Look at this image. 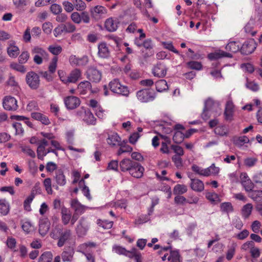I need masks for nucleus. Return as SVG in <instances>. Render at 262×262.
Masks as SVG:
<instances>
[{"mask_svg":"<svg viewBox=\"0 0 262 262\" xmlns=\"http://www.w3.org/2000/svg\"><path fill=\"white\" fill-rule=\"evenodd\" d=\"M119 166L122 171H128L132 177L137 179L141 178L144 171V168L140 164L129 159L122 160Z\"/></svg>","mask_w":262,"mask_h":262,"instance_id":"f257e3e1","label":"nucleus"},{"mask_svg":"<svg viewBox=\"0 0 262 262\" xmlns=\"http://www.w3.org/2000/svg\"><path fill=\"white\" fill-rule=\"evenodd\" d=\"M76 115L82 119L84 122L89 125H95L96 123V119L92 113L88 109L81 107L76 113Z\"/></svg>","mask_w":262,"mask_h":262,"instance_id":"f03ea898","label":"nucleus"},{"mask_svg":"<svg viewBox=\"0 0 262 262\" xmlns=\"http://www.w3.org/2000/svg\"><path fill=\"white\" fill-rule=\"evenodd\" d=\"M32 53L34 55L33 61L37 64H40L43 60L49 59V54L44 49L40 47H34L32 50Z\"/></svg>","mask_w":262,"mask_h":262,"instance_id":"7ed1b4c3","label":"nucleus"},{"mask_svg":"<svg viewBox=\"0 0 262 262\" xmlns=\"http://www.w3.org/2000/svg\"><path fill=\"white\" fill-rule=\"evenodd\" d=\"M109 86L111 91L115 93L124 96H127L129 94L127 87L121 84L117 79L111 81L109 83Z\"/></svg>","mask_w":262,"mask_h":262,"instance_id":"20e7f679","label":"nucleus"},{"mask_svg":"<svg viewBox=\"0 0 262 262\" xmlns=\"http://www.w3.org/2000/svg\"><path fill=\"white\" fill-rule=\"evenodd\" d=\"M95 246L94 243H84L78 247L77 251L84 254L89 262H94V257L90 252L91 248Z\"/></svg>","mask_w":262,"mask_h":262,"instance_id":"39448f33","label":"nucleus"},{"mask_svg":"<svg viewBox=\"0 0 262 262\" xmlns=\"http://www.w3.org/2000/svg\"><path fill=\"white\" fill-rule=\"evenodd\" d=\"M26 82L29 86L32 89H36L40 83L39 77L34 72H28L26 75Z\"/></svg>","mask_w":262,"mask_h":262,"instance_id":"423d86ee","label":"nucleus"},{"mask_svg":"<svg viewBox=\"0 0 262 262\" xmlns=\"http://www.w3.org/2000/svg\"><path fill=\"white\" fill-rule=\"evenodd\" d=\"M70 64L72 67H83L89 62V58L84 55L79 58L75 55H71L69 58Z\"/></svg>","mask_w":262,"mask_h":262,"instance_id":"0eeeda50","label":"nucleus"},{"mask_svg":"<svg viewBox=\"0 0 262 262\" xmlns=\"http://www.w3.org/2000/svg\"><path fill=\"white\" fill-rule=\"evenodd\" d=\"M3 105L6 110L15 111L18 108L17 101L16 99L10 96H7L3 99Z\"/></svg>","mask_w":262,"mask_h":262,"instance_id":"6e6552de","label":"nucleus"},{"mask_svg":"<svg viewBox=\"0 0 262 262\" xmlns=\"http://www.w3.org/2000/svg\"><path fill=\"white\" fill-rule=\"evenodd\" d=\"M92 17L95 20H99L105 17L107 13V9L102 6H96L92 8L90 10Z\"/></svg>","mask_w":262,"mask_h":262,"instance_id":"1a4fd4ad","label":"nucleus"},{"mask_svg":"<svg viewBox=\"0 0 262 262\" xmlns=\"http://www.w3.org/2000/svg\"><path fill=\"white\" fill-rule=\"evenodd\" d=\"M86 77L92 82L98 83L102 79V73L95 68H90L87 71Z\"/></svg>","mask_w":262,"mask_h":262,"instance_id":"9d476101","label":"nucleus"},{"mask_svg":"<svg viewBox=\"0 0 262 262\" xmlns=\"http://www.w3.org/2000/svg\"><path fill=\"white\" fill-rule=\"evenodd\" d=\"M64 103L68 110H73L77 108L80 104V99L74 96L66 97L64 98Z\"/></svg>","mask_w":262,"mask_h":262,"instance_id":"9b49d317","label":"nucleus"},{"mask_svg":"<svg viewBox=\"0 0 262 262\" xmlns=\"http://www.w3.org/2000/svg\"><path fill=\"white\" fill-rule=\"evenodd\" d=\"M256 48V43L253 39H250L246 41L241 48L243 54H249L254 52Z\"/></svg>","mask_w":262,"mask_h":262,"instance_id":"f8f14e48","label":"nucleus"},{"mask_svg":"<svg viewBox=\"0 0 262 262\" xmlns=\"http://www.w3.org/2000/svg\"><path fill=\"white\" fill-rule=\"evenodd\" d=\"M137 97L140 101L147 102L154 99V97L149 89H143L137 93Z\"/></svg>","mask_w":262,"mask_h":262,"instance_id":"ddd939ff","label":"nucleus"},{"mask_svg":"<svg viewBox=\"0 0 262 262\" xmlns=\"http://www.w3.org/2000/svg\"><path fill=\"white\" fill-rule=\"evenodd\" d=\"M234 112V105L230 98H228L227 101L225 109L224 112V116L226 120L231 121L233 118Z\"/></svg>","mask_w":262,"mask_h":262,"instance_id":"4468645a","label":"nucleus"},{"mask_svg":"<svg viewBox=\"0 0 262 262\" xmlns=\"http://www.w3.org/2000/svg\"><path fill=\"white\" fill-rule=\"evenodd\" d=\"M89 225L84 217H81L78 222L76 231L78 236H83L86 234Z\"/></svg>","mask_w":262,"mask_h":262,"instance_id":"2eb2a0df","label":"nucleus"},{"mask_svg":"<svg viewBox=\"0 0 262 262\" xmlns=\"http://www.w3.org/2000/svg\"><path fill=\"white\" fill-rule=\"evenodd\" d=\"M7 54L11 58H16L19 54V49L13 40L8 42Z\"/></svg>","mask_w":262,"mask_h":262,"instance_id":"dca6fc26","label":"nucleus"},{"mask_svg":"<svg viewBox=\"0 0 262 262\" xmlns=\"http://www.w3.org/2000/svg\"><path fill=\"white\" fill-rule=\"evenodd\" d=\"M72 240V236L71 231L69 229H66L61 234L57 243V245L58 247H61L67 242H70Z\"/></svg>","mask_w":262,"mask_h":262,"instance_id":"f3484780","label":"nucleus"},{"mask_svg":"<svg viewBox=\"0 0 262 262\" xmlns=\"http://www.w3.org/2000/svg\"><path fill=\"white\" fill-rule=\"evenodd\" d=\"M71 207L74 210V212L80 214H83L89 207L82 205L78 200L74 199L71 201Z\"/></svg>","mask_w":262,"mask_h":262,"instance_id":"a211bd4d","label":"nucleus"},{"mask_svg":"<svg viewBox=\"0 0 262 262\" xmlns=\"http://www.w3.org/2000/svg\"><path fill=\"white\" fill-rule=\"evenodd\" d=\"M167 71V69L165 64L159 63L153 68L152 73L155 76L163 77L166 75Z\"/></svg>","mask_w":262,"mask_h":262,"instance_id":"6ab92c4d","label":"nucleus"},{"mask_svg":"<svg viewBox=\"0 0 262 262\" xmlns=\"http://www.w3.org/2000/svg\"><path fill=\"white\" fill-rule=\"evenodd\" d=\"M159 128L160 132L158 133V135L161 138L165 140L167 139L166 135L170 134L173 129V126L166 123L161 124L159 126Z\"/></svg>","mask_w":262,"mask_h":262,"instance_id":"aec40b11","label":"nucleus"},{"mask_svg":"<svg viewBox=\"0 0 262 262\" xmlns=\"http://www.w3.org/2000/svg\"><path fill=\"white\" fill-rule=\"evenodd\" d=\"M106 141L108 144L112 146L121 145V138L117 133H113L109 134Z\"/></svg>","mask_w":262,"mask_h":262,"instance_id":"412c9836","label":"nucleus"},{"mask_svg":"<svg viewBox=\"0 0 262 262\" xmlns=\"http://www.w3.org/2000/svg\"><path fill=\"white\" fill-rule=\"evenodd\" d=\"M50 223L47 219H43L40 220L39 224V233L43 236L49 231Z\"/></svg>","mask_w":262,"mask_h":262,"instance_id":"4be33fe9","label":"nucleus"},{"mask_svg":"<svg viewBox=\"0 0 262 262\" xmlns=\"http://www.w3.org/2000/svg\"><path fill=\"white\" fill-rule=\"evenodd\" d=\"M82 72L78 69H75L72 70L69 74V84L75 83L79 80L81 79Z\"/></svg>","mask_w":262,"mask_h":262,"instance_id":"5701e85b","label":"nucleus"},{"mask_svg":"<svg viewBox=\"0 0 262 262\" xmlns=\"http://www.w3.org/2000/svg\"><path fill=\"white\" fill-rule=\"evenodd\" d=\"M232 54L230 53H227L222 50H217L214 53H210L208 54V58L210 60L217 59L222 57H232Z\"/></svg>","mask_w":262,"mask_h":262,"instance_id":"b1692460","label":"nucleus"},{"mask_svg":"<svg viewBox=\"0 0 262 262\" xmlns=\"http://www.w3.org/2000/svg\"><path fill=\"white\" fill-rule=\"evenodd\" d=\"M21 227L25 234H31L35 230V227L31 221L24 220L21 221Z\"/></svg>","mask_w":262,"mask_h":262,"instance_id":"393cba45","label":"nucleus"},{"mask_svg":"<svg viewBox=\"0 0 262 262\" xmlns=\"http://www.w3.org/2000/svg\"><path fill=\"white\" fill-rule=\"evenodd\" d=\"M190 186L191 188L196 192H202L204 189L203 182L198 179H191Z\"/></svg>","mask_w":262,"mask_h":262,"instance_id":"a878e982","label":"nucleus"},{"mask_svg":"<svg viewBox=\"0 0 262 262\" xmlns=\"http://www.w3.org/2000/svg\"><path fill=\"white\" fill-rule=\"evenodd\" d=\"M98 56L101 58H107L110 55V50L105 42H101L98 45Z\"/></svg>","mask_w":262,"mask_h":262,"instance_id":"bb28decb","label":"nucleus"},{"mask_svg":"<svg viewBox=\"0 0 262 262\" xmlns=\"http://www.w3.org/2000/svg\"><path fill=\"white\" fill-rule=\"evenodd\" d=\"M91 83L86 80L82 81L77 86V90L80 94L84 95L91 89Z\"/></svg>","mask_w":262,"mask_h":262,"instance_id":"cd10ccee","label":"nucleus"},{"mask_svg":"<svg viewBox=\"0 0 262 262\" xmlns=\"http://www.w3.org/2000/svg\"><path fill=\"white\" fill-rule=\"evenodd\" d=\"M54 178L56 183L58 185L63 186L66 184L67 181L66 176L62 170L59 169L56 171Z\"/></svg>","mask_w":262,"mask_h":262,"instance_id":"c85d7f7f","label":"nucleus"},{"mask_svg":"<svg viewBox=\"0 0 262 262\" xmlns=\"http://www.w3.org/2000/svg\"><path fill=\"white\" fill-rule=\"evenodd\" d=\"M74 254V250L73 247H70L65 249L61 254L62 260L63 261H72Z\"/></svg>","mask_w":262,"mask_h":262,"instance_id":"c756f323","label":"nucleus"},{"mask_svg":"<svg viewBox=\"0 0 262 262\" xmlns=\"http://www.w3.org/2000/svg\"><path fill=\"white\" fill-rule=\"evenodd\" d=\"M215 107L219 108L220 111V114L221 112V109L219 107V104L218 103L214 102L213 100L210 98H208L205 102V108H204V112L208 111H210L212 112L214 111V108Z\"/></svg>","mask_w":262,"mask_h":262,"instance_id":"7c9ffc66","label":"nucleus"},{"mask_svg":"<svg viewBox=\"0 0 262 262\" xmlns=\"http://www.w3.org/2000/svg\"><path fill=\"white\" fill-rule=\"evenodd\" d=\"M10 211V205L6 199H0V215H6Z\"/></svg>","mask_w":262,"mask_h":262,"instance_id":"2f4dec72","label":"nucleus"},{"mask_svg":"<svg viewBox=\"0 0 262 262\" xmlns=\"http://www.w3.org/2000/svg\"><path fill=\"white\" fill-rule=\"evenodd\" d=\"M61 214L62 223L65 225L69 224L71 219V213L70 210L68 208L63 207L61 208Z\"/></svg>","mask_w":262,"mask_h":262,"instance_id":"473e14b6","label":"nucleus"},{"mask_svg":"<svg viewBox=\"0 0 262 262\" xmlns=\"http://www.w3.org/2000/svg\"><path fill=\"white\" fill-rule=\"evenodd\" d=\"M105 27L110 32L116 31L118 27L117 20L112 18L107 19L105 22Z\"/></svg>","mask_w":262,"mask_h":262,"instance_id":"72a5a7b5","label":"nucleus"},{"mask_svg":"<svg viewBox=\"0 0 262 262\" xmlns=\"http://www.w3.org/2000/svg\"><path fill=\"white\" fill-rule=\"evenodd\" d=\"M205 196L206 199L212 204H217L221 201L219 195L215 192H207Z\"/></svg>","mask_w":262,"mask_h":262,"instance_id":"f704fd0d","label":"nucleus"},{"mask_svg":"<svg viewBox=\"0 0 262 262\" xmlns=\"http://www.w3.org/2000/svg\"><path fill=\"white\" fill-rule=\"evenodd\" d=\"M143 132V128L141 127L137 128V132L132 133L129 137V142L132 144H135L138 139L141 137V133Z\"/></svg>","mask_w":262,"mask_h":262,"instance_id":"c9c22d12","label":"nucleus"},{"mask_svg":"<svg viewBox=\"0 0 262 262\" xmlns=\"http://www.w3.org/2000/svg\"><path fill=\"white\" fill-rule=\"evenodd\" d=\"M241 43L238 41H231L227 45L226 49L232 53H236L241 49Z\"/></svg>","mask_w":262,"mask_h":262,"instance_id":"e433bc0d","label":"nucleus"},{"mask_svg":"<svg viewBox=\"0 0 262 262\" xmlns=\"http://www.w3.org/2000/svg\"><path fill=\"white\" fill-rule=\"evenodd\" d=\"M252 209L253 205L251 203L245 205L241 210V214L243 217L248 219L251 215Z\"/></svg>","mask_w":262,"mask_h":262,"instance_id":"4c0bfd02","label":"nucleus"},{"mask_svg":"<svg viewBox=\"0 0 262 262\" xmlns=\"http://www.w3.org/2000/svg\"><path fill=\"white\" fill-rule=\"evenodd\" d=\"M50 152H54V151L50 149H46L45 146L39 144L37 150V157L38 159L42 160L44 157Z\"/></svg>","mask_w":262,"mask_h":262,"instance_id":"58836bf2","label":"nucleus"},{"mask_svg":"<svg viewBox=\"0 0 262 262\" xmlns=\"http://www.w3.org/2000/svg\"><path fill=\"white\" fill-rule=\"evenodd\" d=\"M72 3H73L74 8L76 9V10L79 11H84L86 8V5L84 2L82 0H71Z\"/></svg>","mask_w":262,"mask_h":262,"instance_id":"ea45409f","label":"nucleus"},{"mask_svg":"<svg viewBox=\"0 0 262 262\" xmlns=\"http://www.w3.org/2000/svg\"><path fill=\"white\" fill-rule=\"evenodd\" d=\"M173 191L174 194L181 195L187 192V187L185 185L177 184L174 186Z\"/></svg>","mask_w":262,"mask_h":262,"instance_id":"a19ab883","label":"nucleus"},{"mask_svg":"<svg viewBox=\"0 0 262 262\" xmlns=\"http://www.w3.org/2000/svg\"><path fill=\"white\" fill-rule=\"evenodd\" d=\"M220 171V168L212 164L210 167L205 168V177L217 174Z\"/></svg>","mask_w":262,"mask_h":262,"instance_id":"79ce46f5","label":"nucleus"},{"mask_svg":"<svg viewBox=\"0 0 262 262\" xmlns=\"http://www.w3.org/2000/svg\"><path fill=\"white\" fill-rule=\"evenodd\" d=\"M233 142L235 145L238 147H241L245 143H248L249 142V139L247 136H243L241 137L235 138L234 139Z\"/></svg>","mask_w":262,"mask_h":262,"instance_id":"37998d69","label":"nucleus"},{"mask_svg":"<svg viewBox=\"0 0 262 262\" xmlns=\"http://www.w3.org/2000/svg\"><path fill=\"white\" fill-rule=\"evenodd\" d=\"M156 87L157 91L162 92L168 89L167 82L165 80H160L156 83Z\"/></svg>","mask_w":262,"mask_h":262,"instance_id":"c03bdc74","label":"nucleus"},{"mask_svg":"<svg viewBox=\"0 0 262 262\" xmlns=\"http://www.w3.org/2000/svg\"><path fill=\"white\" fill-rule=\"evenodd\" d=\"M60 80L66 85L69 84V75L63 70H59L57 72Z\"/></svg>","mask_w":262,"mask_h":262,"instance_id":"a18cd8bd","label":"nucleus"},{"mask_svg":"<svg viewBox=\"0 0 262 262\" xmlns=\"http://www.w3.org/2000/svg\"><path fill=\"white\" fill-rule=\"evenodd\" d=\"M97 224L104 229H109L113 227V222L99 219L97 221Z\"/></svg>","mask_w":262,"mask_h":262,"instance_id":"49530a36","label":"nucleus"},{"mask_svg":"<svg viewBox=\"0 0 262 262\" xmlns=\"http://www.w3.org/2000/svg\"><path fill=\"white\" fill-rule=\"evenodd\" d=\"M185 138V134H184L182 131L176 130L173 136V140L176 143H181Z\"/></svg>","mask_w":262,"mask_h":262,"instance_id":"de8ad7c7","label":"nucleus"},{"mask_svg":"<svg viewBox=\"0 0 262 262\" xmlns=\"http://www.w3.org/2000/svg\"><path fill=\"white\" fill-rule=\"evenodd\" d=\"M249 196L253 200L256 202L262 201V191L254 190L251 191L249 194Z\"/></svg>","mask_w":262,"mask_h":262,"instance_id":"09e8293b","label":"nucleus"},{"mask_svg":"<svg viewBox=\"0 0 262 262\" xmlns=\"http://www.w3.org/2000/svg\"><path fill=\"white\" fill-rule=\"evenodd\" d=\"M221 210L223 212L230 213L233 211V208L231 203L224 202L220 205Z\"/></svg>","mask_w":262,"mask_h":262,"instance_id":"8fccbe9b","label":"nucleus"},{"mask_svg":"<svg viewBox=\"0 0 262 262\" xmlns=\"http://www.w3.org/2000/svg\"><path fill=\"white\" fill-rule=\"evenodd\" d=\"M43 185L45 189L49 194L53 193V190L52 188V181L50 178H46L43 180Z\"/></svg>","mask_w":262,"mask_h":262,"instance_id":"3c124183","label":"nucleus"},{"mask_svg":"<svg viewBox=\"0 0 262 262\" xmlns=\"http://www.w3.org/2000/svg\"><path fill=\"white\" fill-rule=\"evenodd\" d=\"M161 43L164 49L179 54V51L174 48L171 41H162Z\"/></svg>","mask_w":262,"mask_h":262,"instance_id":"603ef678","label":"nucleus"},{"mask_svg":"<svg viewBox=\"0 0 262 262\" xmlns=\"http://www.w3.org/2000/svg\"><path fill=\"white\" fill-rule=\"evenodd\" d=\"M49 51L54 55H59L62 50V47L59 45H51L48 48Z\"/></svg>","mask_w":262,"mask_h":262,"instance_id":"864d4df0","label":"nucleus"},{"mask_svg":"<svg viewBox=\"0 0 262 262\" xmlns=\"http://www.w3.org/2000/svg\"><path fill=\"white\" fill-rule=\"evenodd\" d=\"M58 58L56 56L54 57L50 62L48 69L50 73L53 74L55 72L57 66Z\"/></svg>","mask_w":262,"mask_h":262,"instance_id":"5fc2aeb1","label":"nucleus"},{"mask_svg":"<svg viewBox=\"0 0 262 262\" xmlns=\"http://www.w3.org/2000/svg\"><path fill=\"white\" fill-rule=\"evenodd\" d=\"M257 159L253 157H247L244 160V165L248 167L254 166L257 163Z\"/></svg>","mask_w":262,"mask_h":262,"instance_id":"6e6d98bb","label":"nucleus"},{"mask_svg":"<svg viewBox=\"0 0 262 262\" xmlns=\"http://www.w3.org/2000/svg\"><path fill=\"white\" fill-rule=\"evenodd\" d=\"M10 67L13 70L22 73H24L26 72V69L25 68V66L16 62L11 63L10 65Z\"/></svg>","mask_w":262,"mask_h":262,"instance_id":"4d7b16f0","label":"nucleus"},{"mask_svg":"<svg viewBox=\"0 0 262 262\" xmlns=\"http://www.w3.org/2000/svg\"><path fill=\"white\" fill-rule=\"evenodd\" d=\"M52 257V254L50 252H45L40 257L39 262H51Z\"/></svg>","mask_w":262,"mask_h":262,"instance_id":"13d9d810","label":"nucleus"},{"mask_svg":"<svg viewBox=\"0 0 262 262\" xmlns=\"http://www.w3.org/2000/svg\"><path fill=\"white\" fill-rule=\"evenodd\" d=\"M8 247L14 251H16V242L14 238L12 237H8L6 242Z\"/></svg>","mask_w":262,"mask_h":262,"instance_id":"bf43d9fd","label":"nucleus"},{"mask_svg":"<svg viewBox=\"0 0 262 262\" xmlns=\"http://www.w3.org/2000/svg\"><path fill=\"white\" fill-rule=\"evenodd\" d=\"M85 181L84 180L82 179L79 181V184L82 185L83 184L84 186L82 187V191L83 194L89 199L91 200L92 199L90 193V189L88 186L84 185Z\"/></svg>","mask_w":262,"mask_h":262,"instance_id":"052dcab7","label":"nucleus"},{"mask_svg":"<svg viewBox=\"0 0 262 262\" xmlns=\"http://www.w3.org/2000/svg\"><path fill=\"white\" fill-rule=\"evenodd\" d=\"M112 251L118 254L124 255L126 249L121 246L115 245L113 246Z\"/></svg>","mask_w":262,"mask_h":262,"instance_id":"680f3d73","label":"nucleus"},{"mask_svg":"<svg viewBox=\"0 0 262 262\" xmlns=\"http://www.w3.org/2000/svg\"><path fill=\"white\" fill-rule=\"evenodd\" d=\"M34 198V194H31L25 200L24 203V206L25 209L27 211L31 210L30 204L32 203Z\"/></svg>","mask_w":262,"mask_h":262,"instance_id":"e2e57ef3","label":"nucleus"},{"mask_svg":"<svg viewBox=\"0 0 262 262\" xmlns=\"http://www.w3.org/2000/svg\"><path fill=\"white\" fill-rule=\"evenodd\" d=\"M64 10L68 13H70L74 9L73 3L68 1H63L62 3Z\"/></svg>","mask_w":262,"mask_h":262,"instance_id":"0e129e2a","label":"nucleus"},{"mask_svg":"<svg viewBox=\"0 0 262 262\" xmlns=\"http://www.w3.org/2000/svg\"><path fill=\"white\" fill-rule=\"evenodd\" d=\"M30 55L28 51H23L18 57L19 62L21 64L25 63L29 58Z\"/></svg>","mask_w":262,"mask_h":262,"instance_id":"69168bd1","label":"nucleus"},{"mask_svg":"<svg viewBox=\"0 0 262 262\" xmlns=\"http://www.w3.org/2000/svg\"><path fill=\"white\" fill-rule=\"evenodd\" d=\"M242 185L247 192L251 191L254 188V184L251 180H247V181H244Z\"/></svg>","mask_w":262,"mask_h":262,"instance_id":"338daca9","label":"nucleus"},{"mask_svg":"<svg viewBox=\"0 0 262 262\" xmlns=\"http://www.w3.org/2000/svg\"><path fill=\"white\" fill-rule=\"evenodd\" d=\"M42 28L44 33L50 34L52 32L53 25L50 22H46L43 24Z\"/></svg>","mask_w":262,"mask_h":262,"instance_id":"774afa93","label":"nucleus"}]
</instances>
